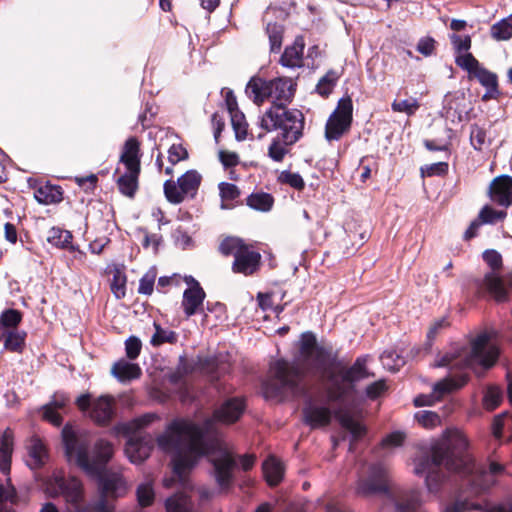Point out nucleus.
<instances>
[{
  "instance_id": "nucleus-23",
  "label": "nucleus",
  "mask_w": 512,
  "mask_h": 512,
  "mask_svg": "<svg viewBox=\"0 0 512 512\" xmlns=\"http://www.w3.org/2000/svg\"><path fill=\"white\" fill-rule=\"evenodd\" d=\"M120 163L124 164L127 170H140V143L136 138L131 137L125 142Z\"/></svg>"
},
{
  "instance_id": "nucleus-52",
  "label": "nucleus",
  "mask_w": 512,
  "mask_h": 512,
  "mask_svg": "<svg viewBox=\"0 0 512 512\" xmlns=\"http://www.w3.org/2000/svg\"><path fill=\"white\" fill-rule=\"evenodd\" d=\"M486 132L477 125L471 127L470 142L474 149L481 151L486 145Z\"/></svg>"
},
{
  "instance_id": "nucleus-33",
  "label": "nucleus",
  "mask_w": 512,
  "mask_h": 512,
  "mask_svg": "<svg viewBox=\"0 0 512 512\" xmlns=\"http://www.w3.org/2000/svg\"><path fill=\"white\" fill-rule=\"evenodd\" d=\"M154 333L151 336L150 344L154 347L161 346L165 343L175 344L178 341V334L169 329L163 328L157 322H153Z\"/></svg>"
},
{
  "instance_id": "nucleus-50",
  "label": "nucleus",
  "mask_w": 512,
  "mask_h": 512,
  "mask_svg": "<svg viewBox=\"0 0 512 512\" xmlns=\"http://www.w3.org/2000/svg\"><path fill=\"white\" fill-rule=\"evenodd\" d=\"M491 34L497 40H507L512 36V25L509 21L502 20L492 26Z\"/></svg>"
},
{
  "instance_id": "nucleus-16",
  "label": "nucleus",
  "mask_w": 512,
  "mask_h": 512,
  "mask_svg": "<svg viewBox=\"0 0 512 512\" xmlns=\"http://www.w3.org/2000/svg\"><path fill=\"white\" fill-rule=\"evenodd\" d=\"M467 382L466 375L458 377H447L433 386V392L429 395H419L414 398V405L417 407L431 406L446 394L463 387Z\"/></svg>"
},
{
  "instance_id": "nucleus-20",
  "label": "nucleus",
  "mask_w": 512,
  "mask_h": 512,
  "mask_svg": "<svg viewBox=\"0 0 512 512\" xmlns=\"http://www.w3.org/2000/svg\"><path fill=\"white\" fill-rule=\"evenodd\" d=\"M490 195L499 205L508 207L512 204V178L509 176L497 177L490 184Z\"/></svg>"
},
{
  "instance_id": "nucleus-28",
  "label": "nucleus",
  "mask_w": 512,
  "mask_h": 512,
  "mask_svg": "<svg viewBox=\"0 0 512 512\" xmlns=\"http://www.w3.org/2000/svg\"><path fill=\"white\" fill-rule=\"evenodd\" d=\"M13 451V434L6 429L1 439L0 448V471L7 475L10 472L11 455Z\"/></svg>"
},
{
  "instance_id": "nucleus-61",
  "label": "nucleus",
  "mask_w": 512,
  "mask_h": 512,
  "mask_svg": "<svg viewBox=\"0 0 512 512\" xmlns=\"http://www.w3.org/2000/svg\"><path fill=\"white\" fill-rule=\"evenodd\" d=\"M387 389L384 380H378L368 385L366 388V394L370 399H376Z\"/></svg>"
},
{
  "instance_id": "nucleus-35",
  "label": "nucleus",
  "mask_w": 512,
  "mask_h": 512,
  "mask_svg": "<svg viewBox=\"0 0 512 512\" xmlns=\"http://www.w3.org/2000/svg\"><path fill=\"white\" fill-rule=\"evenodd\" d=\"M3 339L6 350L21 353L25 347L26 332L19 329L8 331Z\"/></svg>"
},
{
  "instance_id": "nucleus-34",
  "label": "nucleus",
  "mask_w": 512,
  "mask_h": 512,
  "mask_svg": "<svg viewBox=\"0 0 512 512\" xmlns=\"http://www.w3.org/2000/svg\"><path fill=\"white\" fill-rule=\"evenodd\" d=\"M167 512H192V505L185 492H178L165 503Z\"/></svg>"
},
{
  "instance_id": "nucleus-60",
  "label": "nucleus",
  "mask_w": 512,
  "mask_h": 512,
  "mask_svg": "<svg viewBox=\"0 0 512 512\" xmlns=\"http://www.w3.org/2000/svg\"><path fill=\"white\" fill-rule=\"evenodd\" d=\"M7 485L0 484V502H11L16 503L17 494L15 488L9 483V479L7 480Z\"/></svg>"
},
{
  "instance_id": "nucleus-25",
  "label": "nucleus",
  "mask_w": 512,
  "mask_h": 512,
  "mask_svg": "<svg viewBox=\"0 0 512 512\" xmlns=\"http://www.w3.org/2000/svg\"><path fill=\"white\" fill-rule=\"evenodd\" d=\"M304 41L297 37L292 46L287 47L281 56L280 62L289 68L301 67L303 62Z\"/></svg>"
},
{
  "instance_id": "nucleus-2",
  "label": "nucleus",
  "mask_w": 512,
  "mask_h": 512,
  "mask_svg": "<svg viewBox=\"0 0 512 512\" xmlns=\"http://www.w3.org/2000/svg\"><path fill=\"white\" fill-rule=\"evenodd\" d=\"M158 447L172 455L174 477L163 481L165 487H172L177 480L184 490L191 489L187 475L198 461L207 456L213 465L214 477L221 490H228L234 480L235 459L228 448L219 441L208 444L204 431L188 420H175L157 438Z\"/></svg>"
},
{
  "instance_id": "nucleus-51",
  "label": "nucleus",
  "mask_w": 512,
  "mask_h": 512,
  "mask_svg": "<svg viewBox=\"0 0 512 512\" xmlns=\"http://www.w3.org/2000/svg\"><path fill=\"white\" fill-rule=\"evenodd\" d=\"M278 179L281 183L288 184L297 190H301L305 186L303 178L298 173L282 171Z\"/></svg>"
},
{
  "instance_id": "nucleus-32",
  "label": "nucleus",
  "mask_w": 512,
  "mask_h": 512,
  "mask_svg": "<svg viewBox=\"0 0 512 512\" xmlns=\"http://www.w3.org/2000/svg\"><path fill=\"white\" fill-rule=\"evenodd\" d=\"M22 320V314L15 309H7L0 315V341L8 331L17 330Z\"/></svg>"
},
{
  "instance_id": "nucleus-12",
  "label": "nucleus",
  "mask_w": 512,
  "mask_h": 512,
  "mask_svg": "<svg viewBox=\"0 0 512 512\" xmlns=\"http://www.w3.org/2000/svg\"><path fill=\"white\" fill-rule=\"evenodd\" d=\"M352 122V100L342 98L335 111L330 115L326 127L325 138L328 141L339 140L346 133Z\"/></svg>"
},
{
  "instance_id": "nucleus-42",
  "label": "nucleus",
  "mask_w": 512,
  "mask_h": 512,
  "mask_svg": "<svg viewBox=\"0 0 512 512\" xmlns=\"http://www.w3.org/2000/svg\"><path fill=\"white\" fill-rule=\"evenodd\" d=\"M266 32L269 37L271 52H279L282 45L283 27L276 23H268Z\"/></svg>"
},
{
  "instance_id": "nucleus-31",
  "label": "nucleus",
  "mask_w": 512,
  "mask_h": 512,
  "mask_svg": "<svg viewBox=\"0 0 512 512\" xmlns=\"http://www.w3.org/2000/svg\"><path fill=\"white\" fill-rule=\"evenodd\" d=\"M35 199L41 204L58 203L62 200L60 187L46 184L38 187L34 192Z\"/></svg>"
},
{
  "instance_id": "nucleus-54",
  "label": "nucleus",
  "mask_w": 512,
  "mask_h": 512,
  "mask_svg": "<svg viewBox=\"0 0 512 512\" xmlns=\"http://www.w3.org/2000/svg\"><path fill=\"white\" fill-rule=\"evenodd\" d=\"M141 348H142V342L136 336H130L125 341L126 355L130 360H134L139 356V354L141 352Z\"/></svg>"
},
{
  "instance_id": "nucleus-53",
  "label": "nucleus",
  "mask_w": 512,
  "mask_h": 512,
  "mask_svg": "<svg viewBox=\"0 0 512 512\" xmlns=\"http://www.w3.org/2000/svg\"><path fill=\"white\" fill-rule=\"evenodd\" d=\"M381 360L383 366L391 371L398 370L404 364V360L393 351H385L381 356Z\"/></svg>"
},
{
  "instance_id": "nucleus-58",
  "label": "nucleus",
  "mask_w": 512,
  "mask_h": 512,
  "mask_svg": "<svg viewBox=\"0 0 512 512\" xmlns=\"http://www.w3.org/2000/svg\"><path fill=\"white\" fill-rule=\"evenodd\" d=\"M155 274L146 273L139 282L138 292L144 295H150L153 292Z\"/></svg>"
},
{
  "instance_id": "nucleus-17",
  "label": "nucleus",
  "mask_w": 512,
  "mask_h": 512,
  "mask_svg": "<svg viewBox=\"0 0 512 512\" xmlns=\"http://www.w3.org/2000/svg\"><path fill=\"white\" fill-rule=\"evenodd\" d=\"M244 410L245 403L243 399H228L217 410H215L213 418L206 421L204 429L206 431L211 430L213 421H218L225 424L234 423L239 420Z\"/></svg>"
},
{
  "instance_id": "nucleus-8",
  "label": "nucleus",
  "mask_w": 512,
  "mask_h": 512,
  "mask_svg": "<svg viewBox=\"0 0 512 512\" xmlns=\"http://www.w3.org/2000/svg\"><path fill=\"white\" fill-rule=\"evenodd\" d=\"M155 415L147 414L126 425L127 433L131 434L125 447V452L133 463H141L150 455L154 441L152 436L142 434L140 430L150 424Z\"/></svg>"
},
{
  "instance_id": "nucleus-45",
  "label": "nucleus",
  "mask_w": 512,
  "mask_h": 512,
  "mask_svg": "<svg viewBox=\"0 0 512 512\" xmlns=\"http://www.w3.org/2000/svg\"><path fill=\"white\" fill-rule=\"evenodd\" d=\"M506 216L507 213L505 211H497L488 205L484 206L478 215L479 220L483 224H494L497 221L503 220Z\"/></svg>"
},
{
  "instance_id": "nucleus-37",
  "label": "nucleus",
  "mask_w": 512,
  "mask_h": 512,
  "mask_svg": "<svg viewBox=\"0 0 512 512\" xmlns=\"http://www.w3.org/2000/svg\"><path fill=\"white\" fill-rule=\"evenodd\" d=\"M507 512V510L502 506H496L489 510H483L482 506L479 504L470 503L467 501H457L454 504L448 506L445 512Z\"/></svg>"
},
{
  "instance_id": "nucleus-26",
  "label": "nucleus",
  "mask_w": 512,
  "mask_h": 512,
  "mask_svg": "<svg viewBox=\"0 0 512 512\" xmlns=\"http://www.w3.org/2000/svg\"><path fill=\"white\" fill-rule=\"evenodd\" d=\"M28 454V465L32 469L40 468L48 459L46 446L38 437H32L30 439L28 444Z\"/></svg>"
},
{
  "instance_id": "nucleus-41",
  "label": "nucleus",
  "mask_w": 512,
  "mask_h": 512,
  "mask_svg": "<svg viewBox=\"0 0 512 512\" xmlns=\"http://www.w3.org/2000/svg\"><path fill=\"white\" fill-rule=\"evenodd\" d=\"M451 43L455 50V63L457 64V59L461 56H465L471 54L469 49L471 48V38L470 36H460L457 34H452L450 36Z\"/></svg>"
},
{
  "instance_id": "nucleus-22",
  "label": "nucleus",
  "mask_w": 512,
  "mask_h": 512,
  "mask_svg": "<svg viewBox=\"0 0 512 512\" xmlns=\"http://www.w3.org/2000/svg\"><path fill=\"white\" fill-rule=\"evenodd\" d=\"M304 419L312 428H319L330 423L332 415L328 408L318 406L312 402L303 409Z\"/></svg>"
},
{
  "instance_id": "nucleus-18",
  "label": "nucleus",
  "mask_w": 512,
  "mask_h": 512,
  "mask_svg": "<svg viewBox=\"0 0 512 512\" xmlns=\"http://www.w3.org/2000/svg\"><path fill=\"white\" fill-rule=\"evenodd\" d=\"M392 498L397 512H423L418 490H401Z\"/></svg>"
},
{
  "instance_id": "nucleus-36",
  "label": "nucleus",
  "mask_w": 512,
  "mask_h": 512,
  "mask_svg": "<svg viewBox=\"0 0 512 512\" xmlns=\"http://www.w3.org/2000/svg\"><path fill=\"white\" fill-rule=\"evenodd\" d=\"M246 202L254 210L267 212L272 208L274 200L270 194L260 192L251 194Z\"/></svg>"
},
{
  "instance_id": "nucleus-55",
  "label": "nucleus",
  "mask_w": 512,
  "mask_h": 512,
  "mask_svg": "<svg viewBox=\"0 0 512 512\" xmlns=\"http://www.w3.org/2000/svg\"><path fill=\"white\" fill-rule=\"evenodd\" d=\"M187 158L188 152L181 144H173L168 150V160L172 166Z\"/></svg>"
},
{
  "instance_id": "nucleus-1",
  "label": "nucleus",
  "mask_w": 512,
  "mask_h": 512,
  "mask_svg": "<svg viewBox=\"0 0 512 512\" xmlns=\"http://www.w3.org/2000/svg\"><path fill=\"white\" fill-rule=\"evenodd\" d=\"M300 357V362L297 363L277 360L271 365L270 377L266 382L267 392L275 396L286 391L292 392L297 388L304 372H313L324 381L329 399L339 401L335 419L352 434L349 395L352 387V368L318 347L311 333H304L301 337Z\"/></svg>"
},
{
  "instance_id": "nucleus-6",
  "label": "nucleus",
  "mask_w": 512,
  "mask_h": 512,
  "mask_svg": "<svg viewBox=\"0 0 512 512\" xmlns=\"http://www.w3.org/2000/svg\"><path fill=\"white\" fill-rule=\"evenodd\" d=\"M44 491L49 497L63 496L64 512H93L92 504L87 502L82 483L75 477H66L61 471L54 472L44 482ZM40 512H59L53 503H45Z\"/></svg>"
},
{
  "instance_id": "nucleus-10",
  "label": "nucleus",
  "mask_w": 512,
  "mask_h": 512,
  "mask_svg": "<svg viewBox=\"0 0 512 512\" xmlns=\"http://www.w3.org/2000/svg\"><path fill=\"white\" fill-rule=\"evenodd\" d=\"M483 259L492 272L485 275L479 284V289L487 291L496 301L503 302L507 299L508 292L503 279L497 273L502 267V256L496 250H486L483 253Z\"/></svg>"
},
{
  "instance_id": "nucleus-14",
  "label": "nucleus",
  "mask_w": 512,
  "mask_h": 512,
  "mask_svg": "<svg viewBox=\"0 0 512 512\" xmlns=\"http://www.w3.org/2000/svg\"><path fill=\"white\" fill-rule=\"evenodd\" d=\"M76 403L81 410L91 407L90 417L100 425L109 423L113 418L115 406L113 397L100 396L91 402L90 395L83 394L77 398Z\"/></svg>"
},
{
  "instance_id": "nucleus-24",
  "label": "nucleus",
  "mask_w": 512,
  "mask_h": 512,
  "mask_svg": "<svg viewBox=\"0 0 512 512\" xmlns=\"http://www.w3.org/2000/svg\"><path fill=\"white\" fill-rule=\"evenodd\" d=\"M47 240L53 246L68 249L69 251L74 253V257L76 259L81 260L84 257V253L78 249H76L72 245V234L67 230H63L60 228L53 227L50 229L48 233Z\"/></svg>"
},
{
  "instance_id": "nucleus-39",
  "label": "nucleus",
  "mask_w": 512,
  "mask_h": 512,
  "mask_svg": "<svg viewBox=\"0 0 512 512\" xmlns=\"http://www.w3.org/2000/svg\"><path fill=\"white\" fill-rule=\"evenodd\" d=\"M391 108L396 113H404L407 116H412L420 108V103L414 97L403 100L395 99L391 104Z\"/></svg>"
},
{
  "instance_id": "nucleus-59",
  "label": "nucleus",
  "mask_w": 512,
  "mask_h": 512,
  "mask_svg": "<svg viewBox=\"0 0 512 512\" xmlns=\"http://www.w3.org/2000/svg\"><path fill=\"white\" fill-rule=\"evenodd\" d=\"M111 291L118 299L125 296V277L120 273L114 275L111 283Z\"/></svg>"
},
{
  "instance_id": "nucleus-64",
  "label": "nucleus",
  "mask_w": 512,
  "mask_h": 512,
  "mask_svg": "<svg viewBox=\"0 0 512 512\" xmlns=\"http://www.w3.org/2000/svg\"><path fill=\"white\" fill-rule=\"evenodd\" d=\"M447 169H448V164L446 162H439V163L430 165L427 168V174L429 176L441 175V174H444L447 171Z\"/></svg>"
},
{
  "instance_id": "nucleus-5",
  "label": "nucleus",
  "mask_w": 512,
  "mask_h": 512,
  "mask_svg": "<svg viewBox=\"0 0 512 512\" xmlns=\"http://www.w3.org/2000/svg\"><path fill=\"white\" fill-rule=\"evenodd\" d=\"M498 356V348L491 344L489 336L483 333L472 341L470 348H457L441 355L435 361V366L449 367L453 370L474 367L479 364L484 368H489L494 365Z\"/></svg>"
},
{
  "instance_id": "nucleus-21",
  "label": "nucleus",
  "mask_w": 512,
  "mask_h": 512,
  "mask_svg": "<svg viewBox=\"0 0 512 512\" xmlns=\"http://www.w3.org/2000/svg\"><path fill=\"white\" fill-rule=\"evenodd\" d=\"M68 402L69 399L66 395L55 394L53 399L42 407L43 419L55 426H60L62 423L61 413L65 410Z\"/></svg>"
},
{
  "instance_id": "nucleus-40",
  "label": "nucleus",
  "mask_w": 512,
  "mask_h": 512,
  "mask_svg": "<svg viewBox=\"0 0 512 512\" xmlns=\"http://www.w3.org/2000/svg\"><path fill=\"white\" fill-rule=\"evenodd\" d=\"M230 117L236 139L239 141L246 139L248 124L245 120L244 114L241 111H234L232 114H230Z\"/></svg>"
},
{
  "instance_id": "nucleus-7",
  "label": "nucleus",
  "mask_w": 512,
  "mask_h": 512,
  "mask_svg": "<svg viewBox=\"0 0 512 512\" xmlns=\"http://www.w3.org/2000/svg\"><path fill=\"white\" fill-rule=\"evenodd\" d=\"M245 91L247 96L257 105L271 99L273 101L272 106L281 105L283 108H286L285 104L294 95L292 80L288 78L265 80L260 77H252Z\"/></svg>"
},
{
  "instance_id": "nucleus-19",
  "label": "nucleus",
  "mask_w": 512,
  "mask_h": 512,
  "mask_svg": "<svg viewBox=\"0 0 512 512\" xmlns=\"http://www.w3.org/2000/svg\"><path fill=\"white\" fill-rule=\"evenodd\" d=\"M205 297L206 294L200 285L188 287L183 292L181 306L186 317H191L201 312Z\"/></svg>"
},
{
  "instance_id": "nucleus-11",
  "label": "nucleus",
  "mask_w": 512,
  "mask_h": 512,
  "mask_svg": "<svg viewBox=\"0 0 512 512\" xmlns=\"http://www.w3.org/2000/svg\"><path fill=\"white\" fill-rule=\"evenodd\" d=\"M201 179V175L196 170H189L178 178L177 183L173 180H167L164 183V193L167 200L179 204L186 196L193 197L200 186Z\"/></svg>"
},
{
  "instance_id": "nucleus-57",
  "label": "nucleus",
  "mask_w": 512,
  "mask_h": 512,
  "mask_svg": "<svg viewBox=\"0 0 512 512\" xmlns=\"http://www.w3.org/2000/svg\"><path fill=\"white\" fill-rule=\"evenodd\" d=\"M436 48V41L431 37H423L417 43V51L422 55L431 56Z\"/></svg>"
},
{
  "instance_id": "nucleus-46",
  "label": "nucleus",
  "mask_w": 512,
  "mask_h": 512,
  "mask_svg": "<svg viewBox=\"0 0 512 512\" xmlns=\"http://www.w3.org/2000/svg\"><path fill=\"white\" fill-rule=\"evenodd\" d=\"M220 197L222 199L221 208L226 209L228 206L225 204L226 201H232L239 197L240 191L238 187L232 183L221 182L219 184Z\"/></svg>"
},
{
  "instance_id": "nucleus-4",
  "label": "nucleus",
  "mask_w": 512,
  "mask_h": 512,
  "mask_svg": "<svg viewBox=\"0 0 512 512\" xmlns=\"http://www.w3.org/2000/svg\"><path fill=\"white\" fill-rule=\"evenodd\" d=\"M259 127L262 132L258 134V139L263 138L267 132L281 131L268 148V156L276 162H281L288 153L287 147L296 143L302 136L304 116L297 109H287L281 105L271 106L260 117Z\"/></svg>"
},
{
  "instance_id": "nucleus-30",
  "label": "nucleus",
  "mask_w": 512,
  "mask_h": 512,
  "mask_svg": "<svg viewBox=\"0 0 512 512\" xmlns=\"http://www.w3.org/2000/svg\"><path fill=\"white\" fill-rule=\"evenodd\" d=\"M140 170H127L117 179V185L119 191L127 196L133 197L138 188V177Z\"/></svg>"
},
{
  "instance_id": "nucleus-43",
  "label": "nucleus",
  "mask_w": 512,
  "mask_h": 512,
  "mask_svg": "<svg viewBox=\"0 0 512 512\" xmlns=\"http://www.w3.org/2000/svg\"><path fill=\"white\" fill-rule=\"evenodd\" d=\"M414 418L419 425L426 429H432L441 424L440 416L433 411H419L415 414Z\"/></svg>"
},
{
  "instance_id": "nucleus-29",
  "label": "nucleus",
  "mask_w": 512,
  "mask_h": 512,
  "mask_svg": "<svg viewBox=\"0 0 512 512\" xmlns=\"http://www.w3.org/2000/svg\"><path fill=\"white\" fill-rule=\"evenodd\" d=\"M263 473L269 485H277L283 478L284 467L277 458L271 456L263 463Z\"/></svg>"
},
{
  "instance_id": "nucleus-15",
  "label": "nucleus",
  "mask_w": 512,
  "mask_h": 512,
  "mask_svg": "<svg viewBox=\"0 0 512 512\" xmlns=\"http://www.w3.org/2000/svg\"><path fill=\"white\" fill-rule=\"evenodd\" d=\"M389 488V468L382 463L371 465L359 484V490L365 494L387 493Z\"/></svg>"
},
{
  "instance_id": "nucleus-9",
  "label": "nucleus",
  "mask_w": 512,
  "mask_h": 512,
  "mask_svg": "<svg viewBox=\"0 0 512 512\" xmlns=\"http://www.w3.org/2000/svg\"><path fill=\"white\" fill-rule=\"evenodd\" d=\"M220 251L224 255H233V270L245 275L253 274L259 267L261 255L251 245L244 243L240 238L228 237L220 244Z\"/></svg>"
},
{
  "instance_id": "nucleus-63",
  "label": "nucleus",
  "mask_w": 512,
  "mask_h": 512,
  "mask_svg": "<svg viewBox=\"0 0 512 512\" xmlns=\"http://www.w3.org/2000/svg\"><path fill=\"white\" fill-rule=\"evenodd\" d=\"M447 326H448V321L446 320V318L443 317L438 320H435L431 324V326L427 332L428 338L433 339L441 329H443Z\"/></svg>"
},
{
  "instance_id": "nucleus-38",
  "label": "nucleus",
  "mask_w": 512,
  "mask_h": 512,
  "mask_svg": "<svg viewBox=\"0 0 512 512\" xmlns=\"http://www.w3.org/2000/svg\"><path fill=\"white\" fill-rule=\"evenodd\" d=\"M136 496L138 504L141 507L150 506L155 498L152 481L146 480L143 483L139 484L136 490Z\"/></svg>"
},
{
  "instance_id": "nucleus-56",
  "label": "nucleus",
  "mask_w": 512,
  "mask_h": 512,
  "mask_svg": "<svg viewBox=\"0 0 512 512\" xmlns=\"http://www.w3.org/2000/svg\"><path fill=\"white\" fill-rule=\"evenodd\" d=\"M405 434L400 431H395L388 434L381 442L382 447L384 448H393L399 447L403 444L405 440Z\"/></svg>"
},
{
  "instance_id": "nucleus-49",
  "label": "nucleus",
  "mask_w": 512,
  "mask_h": 512,
  "mask_svg": "<svg viewBox=\"0 0 512 512\" xmlns=\"http://www.w3.org/2000/svg\"><path fill=\"white\" fill-rule=\"evenodd\" d=\"M364 417L362 410L354 405V442L364 439L368 435L367 426L361 421Z\"/></svg>"
},
{
  "instance_id": "nucleus-48",
  "label": "nucleus",
  "mask_w": 512,
  "mask_h": 512,
  "mask_svg": "<svg viewBox=\"0 0 512 512\" xmlns=\"http://www.w3.org/2000/svg\"><path fill=\"white\" fill-rule=\"evenodd\" d=\"M369 356L357 358L354 362V382L374 376V373L367 366Z\"/></svg>"
},
{
  "instance_id": "nucleus-3",
  "label": "nucleus",
  "mask_w": 512,
  "mask_h": 512,
  "mask_svg": "<svg viewBox=\"0 0 512 512\" xmlns=\"http://www.w3.org/2000/svg\"><path fill=\"white\" fill-rule=\"evenodd\" d=\"M468 441L459 430H447L443 438L433 445L431 458L420 459L416 462L414 473L426 476V485L429 491L438 489L443 480L441 467L463 475H470L469 483L476 492L484 491L496 482V477L504 472V467L491 462L487 469L475 468L472 458L466 452Z\"/></svg>"
},
{
  "instance_id": "nucleus-27",
  "label": "nucleus",
  "mask_w": 512,
  "mask_h": 512,
  "mask_svg": "<svg viewBox=\"0 0 512 512\" xmlns=\"http://www.w3.org/2000/svg\"><path fill=\"white\" fill-rule=\"evenodd\" d=\"M111 372L119 381L125 382L139 378L141 368L138 364L121 359L112 366Z\"/></svg>"
},
{
  "instance_id": "nucleus-44",
  "label": "nucleus",
  "mask_w": 512,
  "mask_h": 512,
  "mask_svg": "<svg viewBox=\"0 0 512 512\" xmlns=\"http://www.w3.org/2000/svg\"><path fill=\"white\" fill-rule=\"evenodd\" d=\"M502 401V392L497 386H489L483 397V406L487 410H494Z\"/></svg>"
},
{
  "instance_id": "nucleus-13",
  "label": "nucleus",
  "mask_w": 512,
  "mask_h": 512,
  "mask_svg": "<svg viewBox=\"0 0 512 512\" xmlns=\"http://www.w3.org/2000/svg\"><path fill=\"white\" fill-rule=\"evenodd\" d=\"M457 66L467 71L470 78H476L487 89L484 98L493 97L498 92L497 75L481 66L472 54L459 57L457 59Z\"/></svg>"
},
{
  "instance_id": "nucleus-62",
  "label": "nucleus",
  "mask_w": 512,
  "mask_h": 512,
  "mask_svg": "<svg viewBox=\"0 0 512 512\" xmlns=\"http://www.w3.org/2000/svg\"><path fill=\"white\" fill-rule=\"evenodd\" d=\"M219 159L225 167L236 166L239 162V157L235 152L221 150L219 152Z\"/></svg>"
},
{
  "instance_id": "nucleus-47",
  "label": "nucleus",
  "mask_w": 512,
  "mask_h": 512,
  "mask_svg": "<svg viewBox=\"0 0 512 512\" xmlns=\"http://www.w3.org/2000/svg\"><path fill=\"white\" fill-rule=\"evenodd\" d=\"M338 79V74L334 71H329L326 75H324L318 82L316 86V91L321 96H327L331 93L335 83Z\"/></svg>"
}]
</instances>
